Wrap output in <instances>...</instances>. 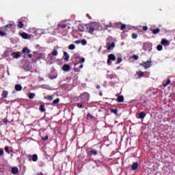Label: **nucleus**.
I'll return each mask as SVG.
<instances>
[{"mask_svg":"<svg viewBox=\"0 0 175 175\" xmlns=\"http://www.w3.org/2000/svg\"><path fill=\"white\" fill-rule=\"evenodd\" d=\"M80 31H81V32H83V31H84V29H80Z\"/></svg>","mask_w":175,"mask_h":175,"instance_id":"obj_58","label":"nucleus"},{"mask_svg":"<svg viewBox=\"0 0 175 175\" xmlns=\"http://www.w3.org/2000/svg\"><path fill=\"white\" fill-rule=\"evenodd\" d=\"M0 36H6V32L0 30Z\"/></svg>","mask_w":175,"mask_h":175,"instance_id":"obj_35","label":"nucleus"},{"mask_svg":"<svg viewBox=\"0 0 175 175\" xmlns=\"http://www.w3.org/2000/svg\"><path fill=\"white\" fill-rule=\"evenodd\" d=\"M96 88H97V90H100V85H96Z\"/></svg>","mask_w":175,"mask_h":175,"instance_id":"obj_50","label":"nucleus"},{"mask_svg":"<svg viewBox=\"0 0 175 175\" xmlns=\"http://www.w3.org/2000/svg\"><path fill=\"white\" fill-rule=\"evenodd\" d=\"M111 113H113V114H118V109H110Z\"/></svg>","mask_w":175,"mask_h":175,"instance_id":"obj_24","label":"nucleus"},{"mask_svg":"<svg viewBox=\"0 0 175 175\" xmlns=\"http://www.w3.org/2000/svg\"><path fill=\"white\" fill-rule=\"evenodd\" d=\"M85 59L84 57H83V58H81V59H80V62H85Z\"/></svg>","mask_w":175,"mask_h":175,"instance_id":"obj_48","label":"nucleus"},{"mask_svg":"<svg viewBox=\"0 0 175 175\" xmlns=\"http://www.w3.org/2000/svg\"><path fill=\"white\" fill-rule=\"evenodd\" d=\"M80 98L83 102H85L87 100H89L90 94L87 92H85V93L81 94Z\"/></svg>","mask_w":175,"mask_h":175,"instance_id":"obj_2","label":"nucleus"},{"mask_svg":"<svg viewBox=\"0 0 175 175\" xmlns=\"http://www.w3.org/2000/svg\"><path fill=\"white\" fill-rule=\"evenodd\" d=\"M5 152H8V154H10V151H9V146L5 147Z\"/></svg>","mask_w":175,"mask_h":175,"instance_id":"obj_42","label":"nucleus"},{"mask_svg":"<svg viewBox=\"0 0 175 175\" xmlns=\"http://www.w3.org/2000/svg\"><path fill=\"white\" fill-rule=\"evenodd\" d=\"M29 161H33V162H36L38 161V154L29 155Z\"/></svg>","mask_w":175,"mask_h":175,"instance_id":"obj_5","label":"nucleus"},{"mask_svg":"<svg viewBox=\"0 0 175 175\" xmlns=\"http://www.w3.org/2000/svg\"><path fill=\"white\" fill-rule=\"evenodd\" d=\"M35 93H30L29 94V98H30V99H33V98H35Z\"/></svg>","mask_w":175,"mask_h":175,"instance_id":"obj_32","label":"nucleus"},{"mask_svg":"<svg viewBox=\"0 0 175 175\" xmlns=\"http://www.w3.org/2000/svg\"><path fill=\"white\" fill-rule=\"evenodd\" d=\"M76 65H79V63H76V64H75V66H76Z\"/></svg>","mask_w":175,"mask_h":175,"instance_id":"obj_59","label":"nucleus"},{"mask_svg":"<svg viewBox=\"0 0 175 175\" xmlns=\"http://www.w3.org/2000/svg\"><path fill=\"white\" fill-rule=\"evenodd\" d=\"M79 68H83V64H81V65L79 66Z\"/></svg>","mask_w":175,"mask_h":175,"instance_id":"obj_56","label":"nucleus"},{"mask_svg":"<svg viewBox=\"0 0 175 175\" xmlns=\"http://www.w3.org/2000/svg\"><path fill=\"white\" fill-rule=\"evenodd\" d=\"M75 43H76V44H79V43H81V40H76Z\"/></svg>","mask_w":175,"mask_h":175,"instance_id":"obj_46","label":"nucleus"},{"mask_svg":"<svg viewBox=\"0 0 175 175\" xmlns=\"http://www.w3.org/2000/svg\"><path fill=\"white\" fill-rule=\"evenodd\" d=\"M64 61H66V62H68V61H69V54H68V52H64Z\"/></svg>","mask_w":175,"mask_h":175,"instance_id":"obj_18","label":"nucleus"},{"mask_svg":"<svg viewBox=\"0 0 175 175\" xmlns=\"http://www.w3.org/2000/svg\"><path fill=\"white\" fill-rule=\"evenodd\" d=\"M107 44V50H111L113 48H114L116 46V43L112 42L111 44H109V43Z\"/></svg>","mask_w":175,"mask_h":175,"instance_id":"obj_13","label":"nucleus"},{"mask_svg":"<svg viewBox=\"0 0 175 175\" xmlns=\"http://www.w3.org/2000/svg\"><path fill=\"white\" fill-rule=\"evenodd\" d=\"M117 102H118L119 103L124 102V96H118L117 98Z\"/></svg>","mask_w":175,"mask_h":175,"instance_id":"obj_21","label":"nucleus"},{"mask_svg":"<svg viewBox=\"0 0 175 175\" xmlns=\"http://www.w3.org/2000/svg\"><path fill=\"white\" fill-rule=\"evenodd\" d=\"M140 66H143L144 69H148L151 66V61L144 62L139 64Z\"/></svg>","mask_w":175,"mask_h":175,"instance_id":"obj_3","label":"nucleus"},{"mask_svg":"<svg viewBox=\"0 0 175 175\" xmlns=\"http://www.w3.org/2000/svg\"><path fill=\"white\" fill-rule=\"evenodd\" d=\"M42 140H49V136L46 135L44 137L42 138Z\"/></svg>","mask_w":175,"mask_h":175,"instance_id":"obj_45","label":"nucleus"},{"mask_svg":"<svg viewBox=\"0 0 175 175\" xmlns=\"http://www.w3.org/2000/svg\"><path fill=\"white\" fill-rule=\"evenodd\" d=\"M146 118V113L145 112H140L139 113V116L137 117V118L140 119V120H143V118Z\"/></svg>","mask_w":175,"mask_h":175,"instance_id":"obj_9","label":"nucleus"},{"mask_svg":"<svg viewBox=\"0 0 175 175\" xmlns=\"http://www.w3.org/2000/svg\"><path fill=\"white\" fill-rule=\"evenodd\" d=\"M52 55H53V56L58 55V52L55 49H53L52 51Z\"/></svg>","mask_w":175,"mask_h":175,"instance_id":"obj_31","label":"nucleus"},{"mask_svg":"<svg viewBox=\"0 0 175 175\" xmlns=\"http://www.w3.org/2000/svg\"><path fill=\"white\" fill-rule=\"evenodd\" d=\"M109 28V26H105V29H107Z\"/></svg>","mask_w":175,"mask_h":175,"instance_id":"obj_57","label":"nucleus"},{"mask_svg":"<svg viewBox=\"0 0 175 175\" xmlns=\"http://www.w3.org/2000/svg\"><path fill=\"white\" fill-rule=\"evenodd\" d=\"M3 122H5V124L8 123V119H4Z\"/></svg>","mask_w":175,"mask_h":175,"instance_id":"obj_52","label":"nucleus"},{"mask_svg":"<svg viewBox=\"0 0 175 175\" xmlns=\"http://www.w3.org/2000/svg\"><path fill=\"white\" fill-rule=\"evenodd\" d=\"M99 95H100V96H103V94L102 93V92H99Z\"/></svg>","mask_w":175,"mask_h":175,"instance_id":"obj_53","label":"nucleus"},{"mask_svg":"<svg viewBox=\"0 0 175 175\" xmlns=\"http://www.w3.org/2000/svg\"><path fill=\"white\" fill-rule=\"evenodd\" d=\"M0 20H1V21H3V18L0 17Z\"/></svg>","mask_w":175,"mask_h":175,"instance_id":"obj_55","label":"nucleus"},{"mask_svg":"<svg viewBox=\"0 0 175 175\" xmlns=\"http://www.w3.org/2000/svg\"><path fill=\"white\" fill-rule=\"evenodd\" d=\"M22 53L23 54H29L31 53V50H29L28 48L25 47L22 50Z\"/></svg>","mask_w":175,"mask_h":175,"instance_id":"obj_14","label":"nucleus"},{"mask_svg":"<svg viewBox=\"0 0 175 175\" xmlns=\"http://www.w3.org/2000/svg\"><path fill=\"white\" fill-rule=\"evenodd\" d=\"M151 46V44H144V50H145L146 51H147V50H148V51H150L151 49H146V47H148V46Z\"/></svg>","mask_w":175,"mask_h":175,"instance_id":"obj_30","label":"nucleus"},{"mask_svg":"<svg viewBox=\"0 0 175 175\" xmlns=\"http://www.w3.org/2000/svg\"><path fill=\"white\" fill-rule=\"evenodd\" d=\"M91 155H98V150L92 149L90 150Z\"/></svg>","mask_w":175,"mask_h":175,"instance_id":"obj_23","label":"nucleus"},{"mask_svg":"<svg viewBox=\"0 0 175 175\" xmlns=\"http://www.w3.org/2000/svg\"><path fill=\"white\" fill-rule=\"evenodd\" d=\"M116 55L114 54H109L108 55V59H107V64L108 65H110L111 64V61H116Z\"/></svg>","mask_w":175,"mask_h":175,"instance_id":"obj_4","label":"nucleus"},{"mask_svg":"<svg viewBox=\"0 0 175 175\" xmlns=\"http://www.w3.org/2000/svg\"><path fill=\"white\" fill-rule=\"evenodd\" d=\"M40 111L42 113L46 111V108H44V105H41L39 108Z\"/></svg>","mask_w":175,"mask_h":175,"instance_id":"obj_22","label":"nucleus"},{"mask_svg":"<svg viewBox=\"0 0 175 175\" xmlns=\"http://www.w3.org/2000/svg\"><path fill=\"white\" fill-rule=\"evenodd\" d=\"M132 38L133 39H137V34L136 33H132Z\"/></svg>","mask_w":175,"mask_h":175,"instance_id":"obj_39","label":"nucleus"},{"mask_svg":"<svg viewBox=\"0 0 175 175\" xmlns=\"http://www.w3.org/2000/svg\"><path fill=\"white\" fill-rule=\"evenodd\" d=\"M21 36L23 38V39H28L29 38H31V36L25 32L21 33Z\"/></svg>","mask_w":175,"mask_h":175,"instance_id":"obj_8","label":"nucleus"},{"mask_svg":"<svg viewBox=\"0 0 175 175\" xmlns=\"http://www.w3.org/2000/svg\"><path fill=\"white\" fill-rule=\"evenodd\" d=\"M14 88L16 91H22L23 86H21V85H20V84H16V85H15Z\"/></svg>","mask_w":175,"mask_h":175,"instance_id":"obj_15","label":"nucleus"},{"mask_svg":"<svg viewBox=\"0 0 175 175\" xmlns=\"http://www.w3.org/2000/svg\"><path fill=\"white\" fill-rule=\"evenodd\" d=\"M4 28H12V24H9V25H7L5 26H4Z\"/></svg>","mask_w":175,"mask_h":175,"instance_id":"obj_44","label":"nucleus"},{"mask_svg":"<svg viewBox=\"0 0 175 175\" xmlns=\"http://www.w3.org/2000/svg\"><path fill=\"white\" fill-rule=\"evenodd\" d=\"M8 91L6 90L3 91L1 94L3 99H6V98H8Z\"/></svg>","mask_w":175,"mask_h":175,"instance_id":"obj_16","label":"nucleus"},{"mask_svg":"<svg viewBox=\"0 0 175 175\" xmlns=\"http://www.w3.org/2000/svg\"><path fill=\"white\" fill-rule=\"evenodd\" d=\"M161 32V29L159 28H156L152 30V33L153 35H157Z\"/></svg>","mask_w":175,"mask_h":175,"instance_id":"obj_12","label":"nucleus"},{"mask_svg":"<svg viewBox=\"0 0 175 175\" xmlns=\"http://www.w3.org/2000/svg\"><path fill=\"white\" fill-rule=\"evenodd\" d=\"M27 55H28L29 58H32V54H28Z\"/></svg>","mask_w":175,"mask_h":175,"instance_id":"obj_51","label":"nucleus"},{"mask_svg":"<svg viewBox=\"0 0 175 175\" xmlns=\"http://www.w3.org/2000/svg\"><path fill=\"white\" fill-rule=\"evenodd\" d=\"M58 103H59V98H57L55 100H53L52 105H58Z\"/></svg>","mask_w":175,"mask_h":175,"instance_id":"obj_26","label":"nucleus"},{"mask_svg":"<svg viewBox=\"0 0 175 175\" xmlns=\"http://www.w3.org/2000/svg\"><path fill=\"white\" fill-rule=\"evenodd\" d=\"M142 29H144V31H147V29H148V27L147 26H144L142 27Z\"/></svg>","mask_w":175,"mask_h":175,"instance_id":"obj_47","label":"nucleus"},{"mask_svg":"<svg viewBox=\"0 0 175 175\" xmlns=\"http://www.w3.org/2000/svg\"><path fill=\"white\" fill-rule=\"evenodd\" d=\"M97 24L96 23H92V25H89L88 26V31L89 32V33H94V31H95V29H96V27H97Z\"/></svg>","mask_w":175,"mask_h":175,"instance_id":"obj_1","label":"nucleus"},{"mask_svg":"<svg viewBox=\"0 0 175 175\" xmlns=\"http://www.w3.org/2000/svg\"><path fill=\"white\" fill-rule=\"evenodd\" d=\"M132 58H133V59H135V61H137V59H139V56H137V55H133L132 56Z\"/></svg>","mask_w":175,"mask_h":175,"instance_id":"obj_37","label":"nucleus"},{"mask_svg":"<svg viewBox=\"0 0 175 175\" xmlns=\"http://www.w3.org/2000/svg\"><path fill=\"white\" fill-rule=\"evenodd\" d=\"M161 44L163 46H169L170 44V42H169V40H166V39H162Z\"/></svg>","mask_w":175,"mask_h":175,"instance_id":"obj_6","label":"nucleus"},{"mask_svg":"<svg viewBox=\"0 0 175 175\" xmlns=\"http://www.w3.org/2000/svg\"><path fill=\"white\" fill-rule=\"evenodd\" d=\"M49 78L51 79V80H53V79H57V74L53 75V73H51L49 75Z\"/></svg>","mask_w":175,"mask_h":175,"instance_id":"obj_28","label":"nucleus"},{"mask_svg":"<svg viewBox=\"0 0 175 175\" xmlns=\"http://www.w3.org/2000/svg\"><path fill=\"white\" fill-rule=\"evenodd\" d=\"M170 83H171V81L170 79H167V81L165 83H163V86L167 87V85H169V84H170Z\"/></svg>","mask_w":175,"mask_h":175,"instance_id":"obj_25","label":"nucleus"},{"mask_svg":"<svg viewBox=\"0 0 175 175\" xmlns=\"http://www.w3.org/2000/svg\"><path fill=\"white\" fill-rule=\"evenodd\" d=\"M62 70H63L64 72H69V70H70V66H69V64H64V65L62 66Z\"/></svg>","mask_w":175,"mask_h":175,"instance_id":"obj_7","label":"nucleus"},{"mask_svg":"<svg viewBox=\"0 0 175 175\" xmlns=\"http://www.w3.org/2000/svg\"><path fill=\"white\" fill-rule=\"evenodd\" d=\"M44 99H46V100H53V99H54V95L44 96Z\"/></svg>","mask_w":175,"mask_h":175,"instance_id":"obj_20","label":"nucleus"},{"mask_svg":"<svg viewBox=\"0 0 175 175\" xmlns=\"http://www.w3.org/2000/svg\"><path fill=\"white\" fill-rule=\"evenodd\" d=\"M75 49H76V46L75 44H70L68 46V49L69 50H75Z\"/></svg>","mask_w":175,"mask_h":175,"instance_id":"obj_29","label":"nucleus"},{"mask_svg":"<svg viewBox=\"0 0 175 175\" xmlns=\"http://www.w3.org/2000/svg\"><path fill=\"white\" fill-rule=\"evenodd\" d=\"M66 27V25H65V24H60V25H57V28H62V29H64Z\"/></svg>","mask_w":175,"mask_h":175,"instance_id":"obj_33","label":"nucleus"},{"mask_svg":"<svg viewBox=\"0 0 175 175\" xmlns=\"http://www.w3.org/2000/svg\"><path fill=\"white\" fill-rule=\"evenodd\" d=\"M77 107L79 109H83V104H81V103H77Z\"/></svg>","mask_w":175,"mask_h":175,"instance_id":"obj_41","label":"nucleus"},{"mask_svg":"<svg viewBox=\"0 0 175 175\" xmlns=\"http://www.w3.org/2000/svg\"><path fill=\"white\" fill-rule=\"evenodd\" d=\"M17 27L20 29H21L22 28H24V23H23V21L18 20Z\"/></svg>","mask_w":175,"mask_h":175,"instance_id":"obj_11","label":"nucleus"},{"mask_svg":"<svg viewBox=\"0 0 175 175\" xmlns=\"http://www.w3.org/2000/svg\"><path fill=\"white\" fill-rule=\"evenodd\" d=\"M87 118L90 119V120H92V118H94V116L92 115H91L90 113H88L87 115Z\"/></svg>","mask_w":175,"mask_h":175,"instance_id":"obj_38","label":"nucleus"},{"mask_svg":"<svg viewBox=\"0 0 175 175\" xmlns=\"http://www.w3.org/2000/svg\"><path fill=\"white\" fill-rule=\"evenodd\" d=\"M3 155V150H0V157H2Z\"/></svg>","mask_w":175,"mask_h":175,"instance_id":"obj_49","label":"nucleus"},{"mask_svg":"<svg viewBox=\"0 0 175 175\" xmlns=\"http://www.w3.org/2000/svg\"><path fill=\"white\" fill-rule=\"evenodd\" d=\"M137 167H139V164L137 163V162L134 163L131 166L132 170H136Z\"/></svg>","mask_w":175,"mask_h":175,"instance_id":"obj_17","label":"nucleus"},{"mask_svg":"<svg viewBox=\"0 0 175 175\" xmlns=\"http://www.w3.org/2000/svg\"><path fill=\"white\" fill-rule=\"evenodd\" d=\"M12 174H17L18 173V167H13L12 168Z\"/></svg>","mask_w":175,"mask_h":175,"instance_id":"obj_10","label":"nucleus"},{"mask_svg":"<svg viewBox=\"0 0 175 175\" xmlns=\"http://www.w3.org/2000/svg\"><path fill=\"white\" fill-rule=\"evenodd\" d=\"M36 175H43V172L38 173Z\"/></svg>","mask_w":175,"mask_h":175,"instance_id":"obj_54","label":"nucleus"},{"mask_svg":"<svg viewBox=\"0 0 175 175\" xmlns=\"http://www.w3.org/2000/svg\"><path fill=\"white\" fill-rule=\"evenodd\" d=\"M137 75H138L139 77H144V72L142 71L137 72Z\"/></svg>","mask_w":175,"mask_h":175,"instance_id":"obj_27","label":"nucleus"},{"mask_svg":"<svg viewBox=\"0 0 175 175\" xmlns=\"http://www.w3.org/2000/svg\"><path fill=\"white\" fill-rule=\"evenodd\" d=\"M12 55H13L14 58H16V59H18L21 57V55H20V53H18V52L16 53L15 52L12 53Z\"/></svg>","mask_w":175,"mask_h":175,"instance_id":"obj_19","label":"nucleus"},{"mask_svg":"<svg viewBox=\"0 0 175 175\" xmlns=\"http://www.w3.org/2000/svg\"><path fill=\"white\" fill-rule=\"evenodd\" d=\"M117 61L118 62H116V64H120V62H122V59L121 57H118Z\"/></svg>","mask_w":175,"mask_h":175,"instance_id":"obj_43","label":"nucleus"},{"mask_svg":"<svg viewBox=\"0 0 175 175\" xmlns=\"http://www.w3.org/2000/svg\"><path fill=\"white\" fill-rule=\"evenodd\" d=\"M125 28H126V25H125V24H122V25H121V27H120L121 31H124V29H125Z\"/></svg>","mask_w":175,"mask_h":175,"instance_id":"obj_34","label":"nucleus"},{"mask_svg":"<svg viewBox=\"0 0 175 175\" xmlns=\"http://www.w3.org/2000/svg\"><path fill=\"white\" fill-rule=\"evenodd\" d=\"M81 44H82L83 46H85V44H87V40H82L81 41Z\"/></svg>","mask_w":175,"mask_h":175,"instance_id":"obj_40","label":"nucleus"},{"mask_svg":"<svg viewBox=\"0 0 175 175\" xmlns=\"http://www.w3.org/2000/svg\"><path fill=\"white\" fill-rule=\"evenodd\" d=\"M157 49L158 50V51H161L163 47L161 44L157 45Z\"/></svg>","mask_w":175,"mask_h":175,"instance_id":"obj_36","label":"nucleus"}]
</instances>
